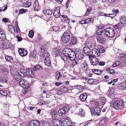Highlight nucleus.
Instances as JSON below:
<instances>
[{
	"label": "nucleus",
	"mask_w": 126,
	"mask_h": 126,
	"mask_svg": "<svg viewBox=\"0 0 126 126\" xmlns=\"http://www.w3.org/2000/svg\"><path fill=\"white\" fill-rule=\"evenodd\" d=\"M63 56H61L62 59L64 61H66L69 59L71 60H74L75 55L72 50L69 48H65L63 49Z\"/></svg>",
	"instance_id": "nucleus-1"
},
{
	"label": "nucleus",
	"mask_w": 126,
	"mask_h": 126,
	"mask_svg": "<svg viewBox=\"0 0 126 126\" xmlns=\"http://www.w3.org/2000/svg\"><path fill=\"white\" fill-rule=\"evenodd\" d=\"M95 48L92 49V55L96 57H98L100 53H103L104 51V48L102 46L98 45L96 46L95 44L94 45Z\"/></svg>",
	"instance_id": "nucleus-2"
},
{
	"label": "nucleus",
	"mask_w": 126,
	"mask_h": 126,
	"mask_svg": "<svg viewBox=\"0 0 126 126\" xmlns=\"http://www.w3.org/2000/svg\"><path fill=\"white\" fill-rule=\"evenodd\" d=\"M13 75L15 79L18 82L21 79V77L25 76V73L24 69L19 68L17 70L16 72L13 74Z\"/></svg>",
	"instance_id": "nucleus-3"
},
{
	"label": "nucleus",
	"mask_w": 126,
	"mask_h": 126,
	"mask_svg": "<svg viewBox=\"0 0 126 126\" xmlns=\"http://www.w3.org/2000/svg\"><path fill=\"white\" fill-rule=\"evenodd\" d=\"M19 85L23 88L22 93L24 94L30 90V88L28 82L25 79L21 80L18 82Z\"/></svg>",
	"instance_id": "nucleus-4"
},
{
	"label": "nucleus",
	"mask_w": 126,
	"mask_h": 126,
	"mask_svg": "<svg viewBox=\"0 0 126 126\" xmlns=\"http://www.w3.org/2000/svg\"><path fill=\"white\" fill-rule=\"evenodd\" d=\"M105 35L109 37H112L114 36L115 32L114 29L112 28H107L104 31Z\"/></svg>",
	"instance_id": "nucleus-5"
},
{
	"label": "nucleus",
	"mask_w": 126,
	"mask_h": 126,
	"mask_svg": "<svg viewBox=\"0 0 126 126\" xmlns=\"http://www.w3.org/2000/svg\"><path fill=\"white\" fill-rule=\"evenodd\" d=\"M75 56L74 59L76 58L79 60H81L84 57V54L83 52L79 48H77L75 49L74 52Z\"/></svg>",
	"instance_id": "nucleus-6"
},
{
	"label": "nucleus",
	"mask_w": 126,
	"mask_h": 126,
	"mask_svg": "<svg viewBox=\"0 0 126 126\" xmlns=\"http://www.w3.org/2000/svg\"><path fill=\"white\" fill-rule=\"evenodd\" d=\"M113 106L115 109L121 110L124 107V104L122 101L118 100L113 102Z\"/></svg>",
	"instance_id": "nucleus-7"
},
{
	"label": "nucleus",
	"mask_w": 126,
	"mask_h": 126,
	"mask_svg": "<svg viewBox=\"0 0 126 126\" xmlns=\"http://www.w3.org/2000/svg\"><path fill=\"white\" fill-rule=\"evenodd\" d=\"M69 109V108L68 106H65L63 108L60 109L58 111L59 115L64 117L66 114V112L68 111Z\"/></svg>",
	"instance_id": "nucleus-8"
},
{
	"label": "nucleus",
	"mask_w": 126,
	"mask_h": 126,
	"mask_svg": "<svg viewBox=\"0 0 126 126\" xmlns=\"http://www.w3.org/2000/svg\"><path fill=\"white\" fill-rule=\"evenodd\" d=\"M70 36L67 32H64L61 37V39L62 41L64 43H66L69 41Z\"/></svg>",
	"instance_id": "nucleus-9"
},
{
	"label": "nucleus",
	"mask_w": 126,
	"mask_h": 126,
	"mask_svg": "<svg viewBox=\"0 0 126 126\" xmlns=\"http://www.w3.org/2000/svg\"><path fill=\"white\" fill-rule=\"evenodd\" d=\"M89 57L91 63L93 65H95L98 63V61L97 59L95 57L93 56H90L89 55Z\"/></svg>",
	"instance_id": "nucleus-10"
},
{
	"label": "nucleus",
	"mask_w": 126,
	"mask_h": 126,
	"mask_svg": "<svg viewBox=\"0 0 126 126\" xmlns=\"http://www.w3.org/2000/svg\"><path fill=\"white\" fill-rule=\"evenodd\" d=\"M63 126H72L74 125L75 123H72L71 121L68 119H63Z\"/></svg>",
	"instance_id": "nucleus-11"
},
{
	"label": "nucleus",
	"mask_w": 126,
	"mask_h": 126,
	"mask_svg": "<svg viewBox=\"0 0 126 126\" xmlns=\"http://www.w3.org/2000/svg\"><path fill=\"white\" fill-rule=\"evenodd\" d=\"M101 110V109L98 107H96L93 108L92 110H91L92 113L98 116L100 115V113Z\"/></svg>",
	"instance_id": "nucleus-12"
},
{
	"label": "nucleus",
	"mask_w": 126,
	"mask_h": 126,
	"mask_svg": "<svg viewBox=\"0 0 126 126\" xmlns=\"http://www.w3.org/2000/svg\"><path fill=\"white\" fill-rule=\"evenodd\" d=\"M24 72L25 73V76L26 75L31 78H33L34 77V73L31 68H28L26 69V72L24 70Z\"/></svg>",
	"instance_id": "nucleus-13"
},
{
	"label": "nucleus",
	"mask_w": 126,
	"mask_h": 126,
	"mask_svg": "<svg viewBox=\"0 0 126 126\" xmlns=\"http://www.w3.org/2000/svg\"><path fill=\"white\" fill-rule=\"evenodd\" d=\"M63 119L59 121L57 119H54L52 120V123L55 126H63Z\"/></svg>",
	"instance_id": "nucleus-14"
},
{
	"label": "nucleus",
	"mask_w": 126,
	"mask_h": 126,
	"mask_svg": "<svg viewBox=\"0 0 126 126\" xmlns=\"http://www.w3.org/2000/svg\"><path fill=\"white\" fill-rule=\"evenodd\" d=\"M62 52V49H60L59 48H56L53 49L52 54L56 57L60 55Z\"/></svg>",
	"instance_id": "nucleus-15"
},
{
	"label": "nucleus",
	"mask_w": 126,
	"mask_h": 126,
	"mask_svg": "<svg viewBox=\"0 0 126 126\" xmlns=\"http://www.w3.org/2000/svg\"><path fill=\"white\" fill-rule=\"evenodd\" d=\"M29 0H21V4L22 6L23 7H30L31 5V2H29Z\"/></svg>",
	"instance_id": "nucleus-16"
},
{
	"label": "nucleus",
	"mask_w": 126,
	"mask_h": 126,
	"mask_svg": "<svg viewBox=\"0 0 126 126\" xmlns=\"http://www.w3.org/2000/svg\"><path fill=\"white\" fill-rule=\"evenodd\" d=\"M96 39L98 42L100 43H104L106 41L105 38L100 34L97 35L96 36Z\"/></svg>",
	"instance_id": "nucleus-17"
},
{
	"label": "nucleus",
	"mask_w": 126,
	"mask_h": 126,
	"mask_svg": "<svg viewBox=\"0 0 126 126\" xmlns=\"http://www.w3.org/2000/svg\"><path fill=\"white\" fill-rule=\"evenodd\" d=\"M15 26L14 27V28L12 27L11 30L10 29V28H9V31L11 32H12L13 31L16 32L17 33L19 32H20V30L17 24L16 23H15Z\"/></svg>",
	"instance_id": "nucleus-18"
},
{
	"label": "nucleus",
	"mask_w": 126,
	"mask_h": 126,
	"mask_svg": "<svg viewBox=\"0 0 126 126\" xmlns=\"http://www.w3.org/2000/svg\"><path fill=\"white\" fill-rule=\"evenodd\" d=\"M60 8L59 7H58L55 8L54 12V15L57 18L59 17L60 16Z\"/></svg>",
	"instance_id": "nucleus-19"
},
{
	"label": "nucleus",
	"mask_w": 126,
	"mask_h": 126,
	"mask_svg": "<svg viewBox=\"0 0 126 126\" xmlns=\"http://www.w3.org/2000/svg\"><path fill=\"white\" fill-rule=\"evenodd\" d=\"M62 16L63 17L61 19L60 23L62 24L65 23H68L69 22L70 20L68 17L65 16L63 15H62Z\"/></svg>",
	"instance_id": "nucleus-20"
},
{
	"label": "nucleus",
	"mask_w": 126,
	"mask_h": 126,
	"mask_svg": "<svg viewBox=\"0 0 126 126\" xmlns=\"http://www.w3.org/2000/svg\"><path fill=\"white\" fill-rule=\"evenodd\" d=\"M10 47V43L9 41H6L5 44L2 43L1 44V47L4 49H8Z\"/></svg>",
	"instance_id": "nucleus-21"
},
{
	"label": "nucleus",
	"mask_w": 126,
	"mask_h": 126,
	"mask_svg": "<svg viewBox=\"0 0 126 126\" xmlns=\"http://www.w3.org/2000/svg\"><path fill=\"white\" fill-rule=\"evenodd\" d=\"M18 52L20 55L22 56H24L27 54V50L24 49H19L18 50Z\"/></svg>",
	"instance_id": "nucleus-22"
},
{
	"label": "nucleus",
	"mask_w": 126,
	"mask_h": 126,
	"mask_svg": "<svg viewBox=\"0 0 126 126\" xmlns=\"http://www.w3.org/2000/svg\"><path fill=\"white\" fill-rule=\"evenodd\" d=\"M78 41V40L75 36H73L70 40V45H74L77 44Z\"/></svg>",
	"instance_id": "nucleus-23"
},
{
	"label": "nucleus",
	"mask_w": 126,
	"mask_h": 126,
	"mask_svg": "<svg viewBox=\"0 0 126 126\" xmlns=\"http://www.w3.org/2000/svg\"><path fill=\"white\" fill-rule=\"evenodd\" d=\"M87 95L85 93H84L80 94L79 98L80 100L82 102L85 101L86 99Z\"/></svg>",
	"instance_id": "nucleus-24"
},
{
	"label": "nucleus",
	"mask_w": 126,
	"mask_h": 126,
	"mask_svg": "<svg viewBox=\"0 0 126 126\" xmlns=\"http://www.w3.org/2000/svg\"><path fill=\"white\" fill-rule=\"evenodd\" d=\"M118 89L120 90L124 89L126 87V85L125 83L123 82L119 83L117 87Z\"/></svg>",
	"instance_id": "nucleus-25"
},
{
	"label": "nucleus",
	"mask_w": 126,
	"mask_h": 126,
	"mask_svg": "<svg viewBox=\"0 0 126 126\" xmlns=\"http://www.w3.org/2000/svg\"><path fill=\"white\" fill-rule=\"evenodd\" d=\"M6 38V36L5 33L3 30L0 31V40H4Z\"/></svg>",
	"instance_id": "nucleus-26"
},
{
	"label": "nucleus",
	"mask_w": 126,
	"mask_h": 126,
	"mask_svg": "<svg viewBox=\"0 0 126 126\" xmlns=\"http://www.w3.org/2000/svg\"><path fill=\"white\" fill-rule=\"evenodd\" d=\"M8 78L6 76L2 75L0 78V81L2 83H6L7 82Z\"/></svg>",
	"instance_id": "nucleus-27"
},
{
	"label": "nucleus",
	"mask_w": 126,
	"mask_h": 126,
	"mask_svg": "<svg viewBox=\"0 0 126 126\" xmlns=\"http://www.w3.org/2000/svg\"><path fill=\"white\" fill-rule=\"evenodd\" d=\"M40 126H51V124L45 120L42 121L40 123Z\"/></svg>",
	"instance_id": "nucleus-28"
},
{
	"label": "nucleus",
	"mask_w": 126,
	"mask_h": 126,
	"mask_svg": "<svg viewBox=\"0 0 126 126\" xmlns=\"http://www.w3.org/2000/svg\"><path fill=\"white\" fill-rule=\"evenodd\" d=\"M88 65L85 62H82L81 64V67L82 70L84 71H86L88 68Z\"/></svg>",
	"instance_id": "nucleus-29"
},
{
	"label": "nucleus",
	"mask_w": 126,
	"mask_h": 126,
	"mask_svg": "<svg viewBox=\"0 0 126 126\" xmlns=\"http://www.w3.org/2000/svg\"><path fill=\"white\" fill-rule=\"evenodd\" d=\"M33 8L35 11H38L40 8L38 3L37 1H35L33 5Z\"/></svg>",
	"instance_id": "nucleus-30"
},
{
	"label": "nucleus",
	"mask_w": 126,
	"mask_h": 126,
	"mask_svg": "<svg viewBox=\"0 0 126 126\" xmlns=\"http://www.w3.org/2000/svg\"><path fill=\"white\" fill-rule=\"evenodd\" d=\"M119 20L120 22L123 24H126V17L124 16H122L120 17Z\"/></svg>",
	"instance_id": "nucleus-31"
},
{
	"label": "nucleus",
	"mask_w": 126,
	"mask_h": 126,
	"mask_svg": "<svg viewBox=\"0 0 126 126\" xmlns=\"http://www.w3.org/2000/svg\"><path fill=\"white\" fill-rule=\"evenodd\" d=\"M37 122L36 120H32L28 124L29 126H37Z\"/></svg>",
	"instance_id": "nucleus-32"
},
{
	"label": "nucleus",
	"mask_w": 126,
	"mask_h": 126,
	"mask_svg": "<svg viewBox=\"0 0 126 126\" xmlns=\"http://www.w3.org/2000/svg\"><path fill=\"white\" fill-rule=\"evenodd\" d=\"M1 72L2 75L6 76L9 73V70L7 68H4L2 70Z\"/></svg>",
	"instance_id": "nucleus-33"
},
{
	"label": "nucleus",
	"mask_w": 126,
	"mask_h": 126,
	"mask_svg": "<svg viewBox=\"0 0 126 126\" xmlns=\"http://www.w3.org/2000/svg\"><path fill=\"white\" fill-rule=\"evenodd\" d=\"M83 50L84 53L87 54L88 55H89V54L88 53H89L90 52V49L89 47L85 46L83 48Z\"/></svg>",
	"instance_id": "nucleus-34"
},
{
	"label": "nucleus",
	"mask_w": 126,
	"mask_h": 126,
	"mask_svg": "<svg viewBox=\"0 0 126 126\" xmlns=\"http://www.w3.org/2000/svg\"><path fill=\"white\" fill-rule=\"evenodd\" d=\"M43 12L46 15L48 16L51 15L53 13V12L49 10H44Z\"/></svg>",
	"instance_id": "nucleus-35"
},
{
	"label": "nucleus",
	"mask_w": 126,
	"mask_h": 126,
	"mask_svg": "<svg viewBox=\"0 0 126 126\" xmlns=\"http://www.w3.org/2000/svg\"><path fill=\"white\" fill-rule=\"evenodd\" d=\"M45 64L47 66H50L51 62L49 58H47L45 59Z\"/></svg>",
	"instance_id": "nucleus-36"
},
{
	"label": "nucleus",
	"mask_w": 126,
	"mask_h": 126,
	"mask_svg": "<svg viewBox=\"0 0 126 126\" xmlns=\"http://www.w3.org/2000/svg\"><path fill=\"white\" fill-rule=\"evenodd\" d=\"M38 55L37 53L35 51H33L31 52L30 56L32 58H35Z\"/></svg>",
	"instance_id": "nucleus-37"
},
{
	"label": "nucleus",
	"mask_w": 126,
	"mask_h": 126,
	"mask_svg": "<svg viewBox=\"0 0 126 126\" xmlns=\"http://www.w3.org/2000/svg\"><path fill=\"white\" fill-rule=\"evenodd\" d=\"M92 72L96 74L100 75L102 71L101 70L97 69H94L92 70Z\"/></svg>",
	"instance_id": "nucleus-38"
},
{
	"label": "nucleus",
	"mask_w": 126,
	"mask_h": 126,
	"mask_svg": "<svg viewBox=\"0 0 126 126\" xmlns=\"http://www.w3.org/2000/svg\"><path fill=\"white\" fill-rule=\"evenodd\" d=\"M103 30H102V27L99 26L98 27L96 30V33L98 34V35L102 33Z\"/></svg>",
	"instance_id": "nucleus-39"
},
{
	"label": "nucleus",
	"mask_w": 126,
	"mask_h": 126,
	"mask_svg": "<svg viewBox=\"0 0 126 126\" xmlns=\"http://www.w3.org/2000/svg\"><path fill=\"white\" fill-rule=\"evenodd\" d=\"M62 77L61 73L57 71L55 74L56 79L58 80L60 78Z\"/></svg>",
	"instance_id": "nucleus-40"
},
{
	"label": "nucleus",
	"mask_w": 126,
	"mask_h": 126,
	"mask_svg": "<svg viewBox=\"0 0 126 126\" xmlns=\"http://www.w3.org/2000/svg\"><path fill=\"white\" fill-rule=\"evenodd\" d=\"M85 112L83 109H81L79 110V115L80 116L83 117L85 116Z\"/></svg>",
	"instance_id": "nucleus-41"
},
{
	"label": "nucleus",
	"mask_w": 126,
	"mask_h": 126,
	"mask_svg": "<svg viewBox=\"0 0 126 126\" xmlns=\"http://www.w3.org/2000/svg\"><path fill=\"white\" fill-rule=\"evenodd\" d=\"M113 27L115 29H119L122 28V24L120 23H118L113 26Z\"/></svg>",
	"instance_id": "nucleus-42"
},
{
	"label": "nucleus",
	"mask_w": 126,
	"mask_h": 126,
	"mask_svg": "<svg viewBox=\"0 0 126 126\" xmlns=\"http://www.w3.org/2000/svg\"><path fill=\"white\" fill-rule=\"evenodd\" d=\"M51 115L53 117H56L58 115V113L56 111L52 110L51 111Z\"/></svg>",
	"instance_id": "nucleus-43"
},
{
	"label": "nucleus",
	"mask_w": 126,
	"mask_h": 126,
	"mask_svg": "<svg viewBox=\"0 0 126 126\" xmlns=\"http://www.w3.org/2000/svg\"><path fill=\"white\" fill-rule=\"evenodd\" d=\"M107 120L105 119H103L101 120L99 123V124L101 125H105L106 122Z\"/></svg>",
	"instance_id": "nucleus-44"
},
{
	"label": "nucleus",
	"mask_w": 126,
	"mask_h": 126,
	"mask_svg": "<svg viewBox=\"0 0 126 126\" xmlns=\"http://www.w3.org/2000/svg\"><path fill=\"white\" fill-rule=\"evenodd\" d=\"M34 35V31L32 30H31L29 32L28 36L29 37L32 38Z\"/></svg>",
	"instance_id": "nucleus-45"
},
{
	"label": "nucleus",
	"mask_w": 126,
	"mask_h": 126,
	"mask_svg": "<svg viewBox=\"0 0 126 126\" xmlns=\"http://www.w3.org/2000/svg\"><path fill=\"white\" fill-rule=\"evenodd\" d=\"M100 15L102 16L109 17H112L113 16H110V15H113V14H105L102 12H100Z\"/></svg>",
	"instance_id": "nucleus-46"
},
{
	"label": "nucleus",
	"mask_w": 126,
	"mask_h": 126,
	"mask_svg": "<svg viewBox=\"0 0 126 126\" xmlns=\"http://www.w3.org/2000/svg\"><path fill=\"white\" fill-rule=\"evenodd\" d=\"M85 46L86 47H92V44L91 42H87L86 41L85 43Z\"/></svg>",
	"instance_id": "nucleus-47"
},
{
	"label": "nucleus",
	"mask_w": 126,
	"mask_h": 126,
	"mask_svg": "<svg viewBox=\"0 0 126 126\" xmlns=\"http://www.w3.org/2000/svg\"><path fill=\"white\" fill-rule=\"evenodd\" d=\"M41 68L40 66L38 64L34 66L33 68V69L34 71L38 70Z\"/></svg>",
	"instance_id": "nucleus-48"
},
{
	"label": "nucleus",
	"mask_w": 126,
	"mask_h": 126,
	"mask_svg": "<svg viewBox=\"0 0 126 126\" xmlns=\"http://www.w3.org/2000/svg\"><path fill=\"white\" fill-rule=\"evenodd\" d=\"M61 89L62 91L63 92H66L68 91V89L67 88L64 86H62L61 87Z\"/></svg>",
	"instance_id": "nucleus-49"
},
{
	"label": "nucleus",
	"mask_w": 126,
	"mask_h": 126,
	"mask_svg": "<svg viewBox=\"0 0 126 126\" xmlns=\"http://www.w3.org/2000/svg\"><path fill=\"white\" fill-rule=\"evenodd\" d=\"M86 24L90 23L94 21L93 18H88L85 20Z\"/></svg>",
	"instance_id": "nucleus-50"
},
{
	"label": "nucleus",
	"mask_w": 126,
	"mask_h": 126,
	"mask_svg": "<svg viewBox=\"0 0 126 126\" xmlns=\"http://www.w3.org/2000/svg\"><path fill=\"white\" fill-rule=\"evenodd\" d=\"M49 56V54L48 52H45L43 55V57L45 60V58H49L48 57Z\"/></svg>",
	"instance_id": "nucleus-51"
},
{
	"label": "nucleus",
	"mask_w": 126,
	"mask_h": 126,
	"mask_svg": "<svg viewBox=\"0 0 126 126\" xmlns=\"http://www.w3.org/2000/svg\"><path fill=\"white\" fill-rule=\"evenodd\" d=\"M120 63V62L119 61H117L112 65V67H115L119 65Z\"/></svg>",
	"instance_id": "nucleus-52"
},
{
	"label": "nucleus",
	"mask_w": 126,
	"mask_h": 126,
	"mask_svg": "<svg viewBox=\"0 0 126 126\" xmlns=\"http://www.w3.org/2000/svg\"><path fill=\"white\" fill-rule=\"evenodd\" d=\"M0 94L1 95L4 96H6L7 95V93L6 92H5L4 91L2 90H0Z\"/></svg>",
	"instance_id": "nucleus-53"
},
{
	"label": "nucleus",
	"mask_w": 126,
	"mask_h": 126,
	"mask_svg": "<svg viewBox=\"0 0 126 126\" xmlns=\"http://www.w3.org/2000/svg\"><path fill=\"white\" fill-rule=\"evenodd\" d=\"M5 58L6 60H7L8 61H10L12 59V58L11 57L8 56H5Z\"/></svg>",
	"instance_id": "nucleus-54"
},
{
	"label": "nucleus",
	"mask_w": 126,
	"mask_h": 126,
	"mask_svg": "<svg viewBox=\"0 0 126 126\" xmlns=\"http://www.w3.org/2000/svg\"><path fill=\"white\" fill-rule=\"evenodd\" d=\"M106 101L105 98H102L101 99V102L102 105H104L106 103Z\"/></svg>",
	"instance_id": "nucleus-55"
},
{
	"label": "nucleus",
	"mask_w": 126,
	"mask_h": 126,
	"mask_svg": "<svg viewBox=\"0 0 126 126\" xmlns=\"http://www.w3.org/2000/svg\"><path fill=\"white\" fill-rule=\"evenodd\" d=\"M51 28L52 29H53L54 31L56 32L58 31L59 29V28L57 26H54L53 27H52Z\"/></svg>",
	"instance_id": "nucleus-56"
},
{
	"label": "nucleus",
	"mask_w": 126,
	"mask_h": 126,
	"mask_svg": "<svg viewBox=\"0 0 126 126\" xmlns=\"http://www.w3.org/2000/svg\"><path fill=\"white\" fill-rule=\"evenodd\" d=\"M94 81V79H89L88 80V82L89 84H91L93 83Z\"/></svg>",
	"instance_id": "nucleus-57"
},
{
	"label": "nucleus",
	"mask_w": 126,
	"mask_h": 126,
	"mask_svg": "<svg viewBox=\"0 0 126 126\" xmlns=\"http://www.w3.org/2000/svg\"><path fill=\"white\" fill-rule=\"evenodd\" d=\"M42 105H47L49 103V101H43L42 102Z\"/></svg>",
	"instance_id": "nucleus-58"
},
{
	"label": "nucleus",
	"mask_w": 126,
	"mask_h": 126,
	"mask_svg": "<svg viewBox=\"0 0 126 126\" xmlns=\"http://www.w3.org/2000/svg\"><path fill=\"white\" fill-rule=\"evenodd\" d=\"M48 85V84L46 82L44 83L42 85V88H45Z\"/></svg>",
	"instance_id": "nucleus-59"
},
{
	"label": "nucleus",
	"mask_w": 126,
	"mask_h": 126,
	"mask_svg": "<svg viewBox=\"0 0 126 126\" xmlns=\"http://www.w3.org/2000/svg\"><path fill=\"white\" fill-rule=\"evenodd\" d=\"M26 12L25 10L24 9H21L20 10L19 13L20 14H23Z\"/></svg>",
	"instance_id": "nucleus-60"
},
{
	"label": "nucleus",
	"mask_w": 126,
	"mask_h": 126,
	"mask_svg": "<svg viewBox=\"0 0 126 126\" xmlns=\"http://www.w3.org/2000/svg\"><path fill=\"white\" fill-rule=\"evenodd\" d=\"M111 90H109L108 91V96H109L110 98H112V96L113 95V93L112 92L111 93H110V94H109V93H110V91H111Z\"/></svg>",
	"instance_id": "nucleus-61"
},
{
	"label": "nucleus",
	"mask_w": 126,
	"mask_h": 126,
	"mask_svg": "<svg viewBox=\"0 0 126 126\" xmlns=\"http://www.w3.org/2000/svg\"><path fill=\"white\" fill-rule=\"evenodd\" d=\"M75 86L76 87V88L77 89L79 90L82 89L83 88V87L80 85H77Z\"/></svg>",
	"instance_id": "nucleus-62"
},
{
	"label": "nucleus",
	"mask_w": 126,
	"mask_h": 126,
	"mask_svg": "<svg viewBox=\"0 0 126 126\" xmlns=\"http://www.w3.org/2000/svg\"><path fill=\"white\" fill-rule=\"evenodd\" d=\"M96 2V0H90V3L91 4H94Z\"/></svg>",
	"instance_id": "nucleus-63"
},
{
	"label": "nucleus",
	"mask_w": 126,
	"mask_h": 126,
	"mask_svg": "<svg viewBox=\"0 0 126 126\" xmlns=\"http://www.w3.org/2000/svg\"><path fill=\"white\" fill-rule=\"evenodd\" d=\"M63 84L62 82H56L55 83V85L57 86H58Z\"/></svg>",
	"instance_id": "nucleus-64"
}]
</instances>
